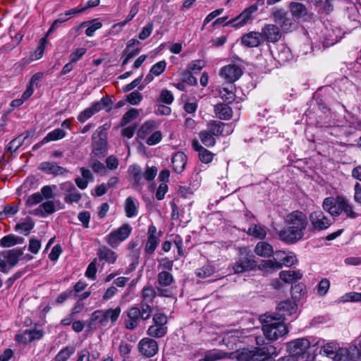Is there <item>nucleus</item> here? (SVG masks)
I'll return each mask as SVG.
<instances>
[{"mask_svg":"<svg viewBox=\"0 0 361 361\" xmlns=\"http://www.w3.org/2000/svg\"><path fill=\"white\" fill-rule=\"evenodd\" d=\"M255 253L262 257H270L273 253L272 246L264 241L259 242L255 247Z\"/></svg>","mask_w":361,"mask_h":361,"instance_id":"nucleus-30","label":"nucleus"},{"mask_svg":"<svg viewBox=\"0 0 361 361\" xmlns=\"http://www.w3.org/2000/svg\"><path fill=\"white\" fill-rule=\"evenodd\" d=\"M257 266L255 256L247 248L243 247L240 249L239 257L232 267L235 274H241L255 270Z\"/></svg>","mask_w":361,"mask_h":361,"instance_id":"nucleus-6","label":"nucleus"},{"mask_svg":"<svg viewBox=\"0 0 361 361\" xmlns=\"http://www.w3.org/2000/svg\"><path fill=\"white\" fill-rule=\"evenodd\" d=\"M97 259H94L92 262H91L85 271V276L91 279L92 280L95 279L96 278V273H97Z\"/></svg>","mask_w":361,"mask_h":361,"instance_id":"nucleus-59","label":"nucleus"},{"mask_svg":"<svg viewBox=\"0 0 361 361\" xmlns=\"http://www.w3.org/2000/svg\"><path fill=\"white\" fill-rule=\"evenodd\" d=\"M220 74L228 82V84H233L242 75L243 70L235 64H229L221 69Z\"/></svg>","mask_w":361,"mask_h":361,"instance_id":"nucleus-14","label":"nucleus"},{"mask_svg":"<svg viewBox=\"0 0 361 361\" xmlns=\"http://www.w3.org/2000/svg\"><path fill=\"white\" fill-rule=\"evenodd\" d=\"M153 322L154 324L166 326L168 322L167 317L161 312H157L153 316Z\"/></svg>","mask_w":361,"mask_h":361,"instance_id":"nucleus-64","label":"nucleus"},{"mask_svg":"<svg viewBox=\"0 0 361 361\" xmlns=\"http://www.w3.org/2000/svg\"><path fill=\"white\" fill-rule=\"evenodd\" d=\"M140 310V317L141 319L147 320L148 319L152 314V309L151 306L147 302L141 303V309Z\"/></svg>","mask_w":361,"mask_h":361,"instance_id":"nucleus-61","label":"nucleus"},{"mask_svg":"<svg viewBox=\"0 0 361 361\" xmlns=\"http://www.w3.org/2000/svg\"><path fill=\"white\" fill-rule=\"evenodd\" d=\"M128 172L133 182V185L140 186L143 184L142 172L141 168L138 165H132L129 167Z\"/></svg>","mask_w":361,"mask_h":361,"instance_id":"nucleus-34","label":"nucleus"},{"mask_svg":"<svg viewBox=\"0 0 361 361\" xmlns=\"http://www.w3.org/2000/svg\"><path fill=\"white\" fill-rule=\"evenodd\" d=\"M167 332V327L159 326L157 324H153L149 327L147 329V334L149 336L155 337V338H161L166 335Z\"/></svg>","mask_w":361,"mask_h":361,"instance_id":"nucleus-41","label":"nucleus"},{"mask_svg":"<svg viewBox=\"0 0 361 361\" xmlns=\"http://www.w3.org/2000/svg\"><path fill=\"white\" fill-rule=\"evenodd\" d=\"M275 255L276 256V259H280L282 266L290 267L297 262L296 256L293 253L286 255L284 251L279 250L275 252Z\"/></svg>","mask_w":361,"mask_h":361,"instance_id":"nucleus-31","label":"nucleus"},{"mask_svg":"<svg viewBox=\"0 0 361 361\" xmlns=\"http://www.w3.org/2000/svg\"><path fill=\"white\" fill-rule=\"evenodd\" d=\"M103 312L107 322L109 323V321H110L113 326L118 320L121 312V309L120 307H117L114 309L103 310Z\"/></svg>","mask_w":361,"mask_h":361,"instance_id":"nucleus-40","label":"nucleus"},{"mask_svg":"<svg viewBox=\"0 0 361 361\" xmlns=\"http://www.w3.org/2000/svg\"><path fill=\"white\" fill-rule=\"evenodd\" d=\"M23 238L16 237L13 235H8L3 237L0 240V246L3 247H9L23 241Z\"/></svg>","mask_w":361,"mask_h":361,"instance_id":"nucleus-43","label":"nucleus"},{"mask_svg":"<svg viewBox=\"0 0 361 361\" xmlns=\"http://www.w3.org/2000/svg\"><path fill=\"white\" fill-rule=\"evenodd\" d=\"M158 237H148L145 245V252L147 254H152L156 250L159 243Z\"/></svg>","mask_w":361,"mask_h":361,"instance_id":"nucleus-52","label":"nucleus"},{"mask_svg":"<svg viewBox=\"0 0 361 361\" xmlns=\"http://www.w3.org/2000/svg\"><path fill=\"white\" fill-rule=\"evenodd\" d=\"M225 124L218 121H210L207 123V130L214 136H220L223 135Z\"/></svg>","mask_w":361,"mask_h":361,"instance_id":"nucleus-37","label":"nucleus"},{"mask_svg":"<svg viewBox=\"0 0 361 361\" xmlns=\"http://www.w3.org/2000/svg\"><path fill=\"white\" fill-rule=\"evenodd\" d=\"M235 87L233 84H226L219 89V95L227 104L232 103L235 98Z\"/></svg>","mask_w":361,"mask_h":361,"instance_id":"nucleus-25","label":"nucleus"},{"mask_svg":"<svg viewBox=\"0 0 361 361\" xmlns=\"http://www.w3.org/2000/svg\"><path fill=\"white\" fill-rule=\"evenodd\" d=\"M108 322L106 319L103 310H98L94 311L89 320L88 326L90 329L95 328L99 326V328L106 326Z\"/></svg>","mask_w":361,"mask_h":361,"instance_id":"nucleus-23","label":"nucleus"},{"mask_svg":"<svg viewBox=\"0 0 361 361\" xmlns=\"http://www.w3.org/2000/svg\"><path fill=\"white\" fill-rule=\"evenodd\" d=\"M242 43L248 47H257L264 42L261 32H250L243 35L241 37Z\"/></svg>","mask_w":361,"mask_h":361,"instance_id":"nucleus-19","label":"nucleus"},{"mask_svg":"<svg viewBox=\"0 0 361 361\" xmlns=\"http://www.w3.org/2000/svg\"><path fill=\"white\" fill-rule=\"evenodd\" d=\"M139 115L137 109H131L128 111L122 117L121 121V126H125L133 120L135 119Z\"/></svg>","mask_w":361,"mask_h":361,"instance_id":"nucleus-51","label":"nucleus"},{"mask_svg":"<svg viewBox=\"0 0 361 361\" xmlns=\"http://www.w3.org/2000/svg\"><path fill=\"white\" fill-rule=\"evenodd\" d=\"M198 155L200 160L205 164L210 163L214 158V154L205 148L201 149Z\"/></svg>","mask_w":361,"mask_h":361,"instance_id":"nucleus-58","label":"nucleus"},{"mask_svg":"<svg viewBox=\"0 0 361 361\" xmlns=\"http://www.w3.org/2000/svg\"><path fill=\"white\" fill-rule=\"evenodd\" d=\"M322 206L324 209L331 216H338L344 212L350 218L357 216V214L353 210V207L348 200L342 196L326 197L324 200Z\"/></svg>","mask_w":361,"mask_h":361,"instance_id":"nucleus-4","label":"nucleus"},{"mask_svg":"<svg viewBox=\"0 0 361 361\" xmlns=\"http://www.w3.org/2000/svg\"><path fill=\"white\" fill-rule=\"evenodd\" d=\"M297 310L298 305L295 302L285 300L281 302L276 308V312L271 314L286 322L289 319L292 320L297 317Z\"/></svg>","mask_w":361,"mask_h":361,"instance_id":"nucleus-7","label":"nucleus"},{"mask_svg":"<svg viewBox=\"0 0 361 361\" xmlns=\"http://www.w3.org/2000/svg\"><path fill=\"white\" fill-rule=\"evenodd\" d=\"M227 353L219 350L213 349L205 353V355L199 361H217L227 357Z\"/></svg>","mask_w":361,"mask_h":361,"instance_id":"nucleus-33","label":"nucleus"},{"mask_svg":"<svg viewBox=\"0 0 361 361\" xmlns=\"http://www.w3.org/2000/svg\"><path fill=\"white\" fill-rule=\"evenodd\" d=\"M138 202L133 197H128L124 202L123 207L127 217L135 216L138 212Z\"/></svg>","mask_w":361,"mask_h":361,"instance_id":"nucleus-28","label":"nucleus"},{"mask_svg":"<svg viewBox=\"0 0 361 361\" xmlns=\"http://www.w3.org/2000/svg\"><path fill=\"white\" fill-rule=\"evenodd\" d=\"M75 352V348L72 346H67L65 348L62 349L59 353L56 355L55 360L56 361H66L72 354Z\"/></svg>","mask_w":361,"mask_h":361,"instance_id":"nucleus-48","label":"nucleus"},{"mask_svg":"<svg viewBox=\"0 0 361 361\" xmlns=\"http://www.w3.org/2000/svg\"><path fill=\"white\" fill-rule=\"evenodd\" d=\"M289 10L293 17L295 18L306 19L310 18L312 14L307 6L298 1H292L289 5Z\"/></svg>","mask_w":361,"mask_h":361,"instance_id":"nucleus-17","label":"nucleus"},{"mask_svg":"<svg viewBox=\"0 0 361 361\" xmlns=\"http://www.w3.org/2000/svg\"><path fill=\"white\" fill-rule=\"evenodd\" d=\"M157 282L161 287H167L174 283L173 275L167 271H161L157 275Z\"/></svg>","mask_w":361,"mask_h":361,"instance_id":"nucleus-36","label":"nucleus"},{"mask_svg":"<svg viewBox=\"0 0 361 361\" xmlns=\"http://www.w3.org/2000/svg\"><path fill=\"white\" fill-rule=\"evenodd\" d=\"M166 67V63L165 61H160L157 63L154 64L152 66L149 73L147 75V76L145 78V83L148 84L150 82H152L154 76L160 75L165 71Z\"/></svg>","mask_w":361,"mask_h":361,"instance_id":"nucleus-27","label":"nucleus"},{"mask_svg":"<svg viewBox=\"0 0 361 361\" xmlns=\"http://www.w3.org/2000/svg\"><path fill=\"white\" fill-rule=\"evenodd\" d=\"M81 194L75 187L74 190L65 195L64 201L68 204L78 203L81 200Z\"/></svg>","mask_w":361,"mask_h":361,"instance_id":"nucleus-49","label":"nucleus"},{"mask_svg":"<svg viewBox=\"0 0 361 361\" xmlns=\"http://www.w3.org/2000/svg\"><path fill=\"white\" fill-rule=\"evenodd\" d=\"M214 110L216 116L221 120H229L233 116V110L228 104H217Z\"/></svg>","mask_w":361,"mask_h":361,"instance_id":"nucleus-26","label":"nucleus"},{"mask_svg":"<svg viewBox=\"0 0 361 361\" xmlns=\"http://www.w3.org/2000/svg\"><path fill=\"white\" fill-rule=\"evenodd\" d=\"M214 272V268L209 264H205L195 271L196 276L201 279L210 276Z\"/></svg>","mask_w":361,"mask_h":361,"instance_id":"nucleus-50","label":"nucleus"},{"mask_svg":"<svg viewBox=\"0 0 361 361\" xmlns=\"http://www.w3.org/2000/svg\"><path fill=\"white\" fill-rule=\"evenodd\" d=\"M139 352L146 357L154 356L159 350L157 341L150 338H144L139 341Z\"/></svg>","mask_w":361,"mask_h":361,"instance_id":"nucleus-12","label":"nucleus"},{"mask_svg":"<svg viewBox=\"0 0 361 361\" xmlns=\"http://www.w3.org/2000/svg\"><path fill=\"white\" fill-rule=\"evenodd\" d=\"M65 136L66 132L63 129L57 128L49 133L44 137V142H49L50 141L61 140Z\"/></svg>","mask_w":361,"mask_h":361,"instance_id":"nucleus-47","label":"nucleus"},{"mask_svg":"<svg viewBox=\"0 0 361 361\" xmlns=\"http://www.w3.org/2000/svg\"><path fill=\"white\" fill-rule=\"evenodd\" d=\"M156 296L155 289L152 286H145L142 290V298L147 302H152Z\"/></svg>","mask_w":361,"mask_h":361,"instance_id":"nucleus-54","label":"nucleus"},{"mask_svg":"<svg viewBox=\"0 0 361 361\" xmlns=\"http://www.w3.org/2000/svg\"><path fill=\"white\" fill-rule=\"evenodd\" d=\"M233 358L239 361H274L272 356H276L278 353L273 345L253 348L252 350L243 348L232 353Z\"/></svg>","mask_w":361,"mask_h":361,"instance_id":"nucleus-3","label":"nucleus"},{"mask_svg":"<svg viewBox=\"0 0 361 361\" xmlns=\"http://www.w3.org/2000/svg\"><path fill=\"white\" fill-rule=\"evenodd\" d=\"M43 201V196L39 192H35L31 195H30L26 200V206L27 207H32L35 204H37Z\"/></svg>","mask_w":361,"mask_h":361,"instance_id":"nucleus-56","label":"nucleus"},{"mask_svg":"<svg viewBox=\"0 0 361 361\" xmlns=\"http://www.w3.org/2000/svg\"><path fill=\"white\" fill-rule=\"evenodd\" d=\"M347 11L348 12L349 19L357 23H360L359 12L354 4H350V6L347 7Z\"/></svg>","mask_w":361,"mask_h":361,"instance_id":"nucleus-55","label":"nucleus"},{"mask_svg":"<svg viewBox=\"0 0 361 361\" xmlns=\"http://www.w3.org/2000/svg\"><path fill=\"white\" fill-rule=\"evenodd\" d=\"M284 221L288 227L278 233L280 240L289 244L295 243L301 240L308 225L305 214L295 210L286 214Z\"/></svg>","mask_w":361,"mask_h":361,"instance_id":"nucleus-1","label":"nucleus"},{"mask_svg":"<svg viewBox=\"0 0 361 361\" xmlns=\"http://www.w3.org/2000/svg\"><path fill=\"white\" fill-rule=\"evenodd\" d=\"M155 128V123L153 121H149L145 122L139 129L137 132L138 136L142 138L145 139L146 136L151 133L153 130Z\"/></svg>","mask_w":361,"mask_h":361,"instance_id":"nucleus-46","label":"nucleus"},{"mask_svg":"<svg viewBox=\"0 0 361 361\" xmlns=\"http://www.w3.org/2000/svg\"><path fill=\"white\" fill-rule=\"evenodd\" d=\"M199 137L202 144L207 147H212L216 143L214 136L207 130L200 131L199 133Z\"/></svg>","mask_w":361,"mask_h":361,"instance_id":"nucleus-44","label":"nucleus"},{"mask_svg":"<svg viewBox=\"0 0 361 361\" xmlns=\"http://www.w3.org/2000/svg\"><path fill=\"white\" fill-rule=\"evenodd\" d=\"M186 162L187 157L183 152H178L172 158L173 168L178 173H181L184 170Z\"/></svg>","mask_w":361,"mask_h":361,"instance_id":"nucleus-29","label":"nucleus"},{"mask_svg":"<svg viewBox=\"0 0 361 361\" xmlns=\"http://www.w3.org/2000/svg\"><path fill=\"white\" fill-rule=\"evenodd\" d=\"M259 270L268 274L282 268V264L276 258L273 259H264L257 266Z\"/></svg>","mask_w":361,"mask_h":361,"instance_id":"nucleus-22","label":"nucleus"},{"mask_svg":"<svg viewBox=\"0 0 361 361\" xmlns=\"http://www.w3.org/2000/svg\"><path fill=\"white\" fill-rule=\"evenodd\" d=\"M131 231L132 227L128 224H124L106 235V241L112 248H116L120 243L124 241L129 237Z\"/></svg>","mask_w":361,"mask_h":361,"instance_id":"nucleus-8","label":"nucleus"},{"mask_svg":"<svg viewBox=\"0 0 361 361\" xmlns=\"http://www.w3.org/2000/svg\"><path fill=\"white\" fill-rule=\"evenodd\" d=\"M127 319L125 320V327L128 330H134L139 324L140 317V310L137 307H130L126 311Z\"/></svg>","mask_w":361,"mask_h":361,"instance_id":"nucleus-16","label":"nucleus"},{"mask_svg":"<svg viewBox=\"0 0 361 361\" xmlns=\"http://www.w3.org/2000/svg\"><path fill=\"white\" fill-rule=\"evenodd\" d=\"M157 174V169L155 166H147L146 170L142 173V179L147 181L152 180Z\"/></svg>","mask_w":361,"mask_h":361,"instance_id":"nucleus-63","label":"nucleus"},{"mask_svg":"<svg viewBox=\"0 0 361 361\" xmlns=\"http://www.w3.org/2000/svg\"><path fill=\"white\" fill-rule=\"evenodd\" d=\"M111 104V100L108 97H103L99 102L94 103L90 107L83 110L78 116V120L81 122H85L94 114L104 109Z\"/></svg>","mask_w":361,"mask_h":361,"instance_id":"nucleus-9","label":"nucleus"},{"mask_svg":"<svg viewBox=\"0 0 361 361\" xmlns=\"http://www.w3.org/2000/svg\"><path fill=\"white\" fill-rule=\"evenodd\" d=\"M39 169L46 172L47 173L55 176L62 175L67 172V170L60 166L56 165L54 162L44 161L39 166Z\"/></svg>","mask_w":361,"mask_h":361,"instance_id":"nucleus-24","label":"nucleus"},{"mask_svg":"<svg viewBox=\"0 0 361 361\" xmlns=\"http://www.w3.org/2000/svg\"><path fill=\"white\" fill-rule=\"evenodd\" d=\"M333 0H314V5L319 12L328 14L334 10Z\"/></svg>","mask_w":361,"mask_h":361,"instance_id":"nucleus-38","label":"nucleus"},{"mask_svg":"<svg viewBox=\"0 0 361 361\" xmlns=\"http://www.w3.org/2000/svg\"><path fill=\"white\" fill-rule=\"evenodd\" d=\"M104 129V126H101L92 135L93 152L97 156L106 152V135Z\"/></svg>","mask_w":361,"mask_h":361,"instance_id":"nucleus-10","label":"nucleus"},{"mask_svg":"<svg viewBox=\"0 0 361 361\" xmlns=\"http://www.w3.org/2000/svg\"><path fill=\"white\" fill-rule=\"evenodd\" d=\"M247 233L260 240L264 239L267 235V230L265 227L260 225H253L249 228Z\"/></svg>","mask_w":361,"mask_h":361,"instance_id":"nucleus-42","label":"nucleus"},{"mask_svg":"<svg viewBox=\"0 0 361 361\" xmlns=\"http://www.w3.org/2000/svg\"><path fill=\"white\" fill-rule=\"evenodd\" d=\"M16 341L24 344L32 342L30 329H26L22 333L17 334L16 335Z\"/></svg>","mask_w":361,"mask_h":361,"instance_id":"nucleus-57","label":"nucleus"},{"mask_svg":"<svg viewBox=\"0 0 361 361\" xmlns=\"http://www.w3.org/2000/svg\"><path fill=\"white\" fill-rule=\"evenodd\" d=\"M286 345L290 355L295 361H311V355L308 352L310 342L307 338H298Z\"/></svg>","mask_w":361,"mask_h":361,"instance_id":"nucleus-5","label":"nucleus"},{"mask_svg":"<svg viewBox=\"0 0 361 361\" xmlns=\"http://www.w3.org/2000/svg\"><path fill=\"white\" fill-rule=\"evenodd\" d=\"M341 348L338 344L336 342L326 343L322 345V350L326 356L336 361H341L342 360L341 353H340Z\"/></svg>","mask_w":361,"mask_h":361,"instance_id":"nucleus-18","label":"nucleus"},{"mask_svg":"<svg viewBox=\"0 0 361 361\" xmlns=\"http://www.w3.org/2000/svg\"><path fill=\"white\" fill-rule=\"evenodd\" d=\"M23 255V252L20 248H15L5 252L4 257L6 262L11 267H14L18 262L19 257Z\"/></svg>","mask_w":361,"mask_h":361,"instance_id":"nucleus-32","label":"nucleus"},{"mask_svg":"<svg viewBox=\"0 0 361 361\" xmlns=\"http://www.w3.org/2000/svg\"><path fill=\"white\" fill-rule=\"evenodd\" d=\"M28 136V134L25 136H23V135H20L15 139L12 140L9 142V145L6 147V150L11 152H16L21 145H23L25 140L27 138Z\"/></svg>","mask_w":361,"mask_h":361,"instance_id":"nucleus-45","label":"nucleus"},{"mask_svg":"<svg viewBox=\"0 0 361 361\" xmlns=\"http://www.w3.org/2000/svg\"><path fill=\"white\" fill-rule=\"evenodd\" d=\"M97 255L99 261L111 264H114L118 258V255L106 246L99 247Z\"/></svg>","mask_w":361,"mask_h":361,"instance_id":"nucleus-21","label":"nucleus"},{"mask_svg":"<svg viewBox=\"0 0 361 361\" xmlns=\"http://www.w3.org/2000/svg\"><path fill=\"white\" fill-rule=\"evenodd\" d=\"M140 44L139 40L136 39H130L126 44V48L123 51V54H127L128 56L132 55V57L137 56L140 49L138 48V46Z\"/></svg>","mask_w":361,"mask_h":361,"instance_id":"nucleus-39","label":"nucleus"},{"mask_svg":"<svg viewBox=\"0 0 361 361\" xmlns=\"http://www.w3.org/2000/svg\"><path fill=\"white\" fill-rule=\"evenodd\" d=\"M312 229L320 231L326 229L331 224V220L322 211H315L310 214Z\"/></svg>","mask_w":361,"mask_h":361,"instance_id":"nucleus-11","label":"nucleus"},{"mask_svg":"<svg viewBox=\"0 0 361 361\" xmlns=\"http://www.w3.org/2000/svg\"><path fill=\"white\" fill-rule=\"evenodd\" d=\"M342 360L341 361H361V351L357 345L350 346L348 349L340 350Z\"/></svg>","mask_w":361,"mask_h":361,"instance_id":"nucleus-20","label":"nucleus"},{"mask_svg":"<svg viewBox=\"0 0 361 361\" xmlns=\"http://www.w3.org/2000/svg\"><path fill=\"white\" fill-rule=\"evenodd\" d=\"M264 41L269 42H276L279 41L282 33L280 28L274 24H267L262 29L261 31Z\"/></svg>","mask_w":361,"mask_h":361,"instance_id":"nucleus-15","label":"nucleus"},{"mask_svg":"<svg viewBox=\"0 0 361 361\" xmlns=\"http://www.w3.org/2000/svg\"><path fill=\"white\" fill-rule=\"evenodd\" d=\"M259 320L262 324V330L264 336L271 342L286 336L289 332L288 326L285 322L271 313L261 315Z\"/></svg>","mask_w":361,"mask_h":361,"instance_id":"nucleus-2","label":"nucleus"},{"mask_svg":"<svg viewBox=\"0 0 361 361\" xmlns=\"http://www.w3.org/2000/svg\"><path fill=\"white\" fill-rule=\"evenodd\" d=\"M142 99V94L138 91H133L127 96V102L132 105L138 104Z\"/></svg>","mask_w":361,"mask_h":361,"instance_id":"nucleus-60","label":"nucleus"},{"mask_svg":"<svg viewBox=\"0 0 361 361\" xmlns=\"http://www.w3.org/2000/svg\"><path fill=\"white\" fill-rule=\"evenodd\" d=\"M279 25H280L281 29L285 32H288L292 31V30L295 27V22L293 18L286 16Z\"/></svg>","mask_w":361,"mask_h":361,"instance_id":"nucleus-53","label":"nucleus"},{"mask_svg":"<svg viewBox=\"0 0 361 361\" xmlns=\"http://www.w3.org/2000/svg\"><path fill=\"white\" fill-rule=\"evenodd\" d=\"M280 279L286 283H293L302 278V274L300 271L288 270L282 271L279 274Z\"/></svg>","mask_w":361,"mask_h":361,"instance_id":"nucleus-35","label":"nucleus"},{"mask_svg":"<svg viewBox=\"0 0 361 361\" xmlns=\"http://www.w3.org/2000/svg\"><path fill=\"white\" fill-rule=\"evenodd\" d=\"M257 10V5H252L247 8H245L240 15H238L235 18L227 22L225 25H231L235 22V24L233 25L235 27H242L251 20H252V14L255 13Z\"/></svg>","mask_w":361,"mask_h":361,"instance_id":"nucleus-13","label":"nucleus"},{"mask_svg":"<svg viewBox=\"0 0 361 361\" xmlns=\"http://www.w3.org/2000/svg\"><path fill=\"white\" fill-rule=\"evenodd\" d=\"M159 101L166 104H171L173 101V94L168 90H163L159 95Z\"/></svg>","mask_w":361,"mask_h":361,"instance_id":"nucleus-62","label":"nucleus"}]
</instances>
